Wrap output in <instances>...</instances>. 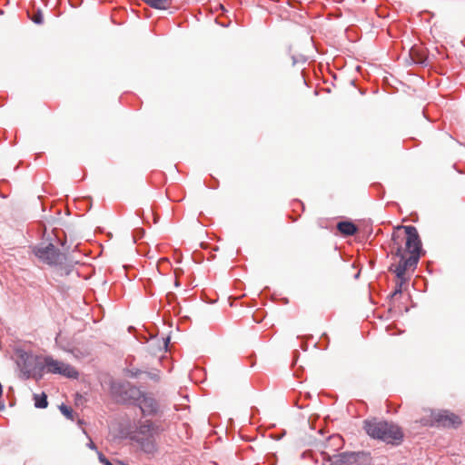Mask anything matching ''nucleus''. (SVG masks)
Here are the masks:
<instances>
[{"label": "nucleus", "mask_w": 465, "mask_h": 465, "mask_svg": "<svg viewBox=\"0 0 465 465\" xmlns=\"http://www.w3.org/2000/svg\"><path fill=\"white\" fill-rule=\"evenodd\" d=\"M364 429L369 436L381 440L387 444L400 445L404 438L401 428L392 422L384 420H366Z\"/></svg>", "instance_id": "obj_2"}, {"label": "nucleus", "mask_w": 465, "mask_h": 465, "mask_svg": "<svg viewBox=\"0 0 465 465\" xmlns=\"http://www.w3.org/2000/svg\"><path fill=\"white\" fill-rule=\"evenodd\" d=\"M390 253L392 262L389 270L396 277L406 280V272L414 270L420 258L421 241L414 226H398L391 235Z\"/></svg>", "instance_id": "obj_1"}, {"label": "nucleus", "mask_w": 465, "mask_h": 465, "mask_svg": "<svg viewBox=\"0 0 465 465\" xmlns=\"http://www.w3.org/2000/svg\"><path fill=\"white\" fill-rule=\"evenodd\" d=\"M88 446H89V448H90V449H93V450H95V449H96V447H95L94 443L92 440H90V442H89Z\"/></svg>", "instance_id": "obj_20"}, {"label": "nucleus", "mask_w": 465, "mask_h": 465, "mask_svg": "<svg viewBox=\"0 0 465 465\" xmlns=\"http://www.w3.org/2000/svg\"><path fill=\"white\" fill-rule=\"evenodd\" d=\"M169 341V338L166 339V341H164V346L167 347V342Z\"/></svg>", "instance_id": "obj_22"}, {"label": "nucleus", "mask_w": 465, "mask_h": 465, "mask_svg": "<svg viewBox=\"0 0 465 465\" xmlns=\"http://www.w3.org/2000/svg\"><path fill=\"white\" fill-rule=\"evenodd\" d=\"M138 394H140L138 401H139V407L142 411V412L144 415H154L157 413L159 410V405L154 398L152 396L142 393L139 391H136Z\"/></svg>", "instance_id": "obj_8"}, {"label": "nucleus", "mask_w": 465, "mask_h": 465, "mask_svg": "<svg viewBox=\"0 0 465 465\" xmlns=\"http://www.w3.org/2000/svg\"><path fill=\"white\" fill-rule=\"evenodd\" d=\"M337 229L344 236L354 235L358 231L357 226L353 223L349 221L338 223Z\"/></svg>", "instance_id": "obj_9"}, {"label": "nucleus", "mask_w": 465, "mask_h": 465, "mask_svg": "<svg viewBox=\"0 0 465 465\" xmlns=\"http://www.w3.org/2000/svg\"><path fill=\"white\" fill-rule=\"evenodd\" d=\"M45 363L48 372L59 373L69 378H76L78 376V372L74 368L50 357L45 359Z\"/></svg>", "instance_id": "obj_7"}, {"label": "nucleus", "mask_w": 465, "mask_h": 465, "mask_svg": "<svg viewBox=\"0 0 465 465\" xmlns=\"http://www.w3.org/2000/svg\"><path fill=\"white\" fill-rule=\"evenodd\" d=\"M329 443H332L334 445H341V438L338 435H333L329 437L328 439Z\"/></svg>", "instance_id": "obj_16"}, {"label": "nucleus", "mask_w": 465, "mask_h": 465, "mask_svg": "<svg viewBox=\"0 0 465 465\" xmlns=\"http://www.w3.org/2000/svg\"><path fill=\"white\" fill-rule=\"evenodd\" d=\"M35 254L41 261L50 265L61 264L65 260L64 254L61 253L52 243L37 247L35 250Z\"/></svg>", "instance_id": "obj_6"}, {"label": "nucleus", "mask_w": 465, "mask_h": 465, "mask_svg": "<svg viewBox=\"0 0 465 465\" xmlns=\"http://www.w3.org/2000/svg\"><path fill=\"white\" fill-rule=\"evenodd\" d=\"M322 465H371L370 454L365 452H343L331 454L322 451Z\"/></svg>", "instance_id": "obj_4"}, {"label": "nucleus", "mask_w": 465, "mask_h": 465, "mask_svg": "<svg viewBox=\"0 0 465 465\" xmlns=\"http://www.w3.org/2000/svg\"><path fill=\"white\" fill-rule=\"evenodd\" d=\"M105 465H113L109 460H106Z\"/></svg>", "instance_id": "obj_23"}, {"label": "nucleus", "mask_w": 465, "mask_h": 465, "mask_svg": "<svg viewBox=\"0 0 465 465\" xmlns=\"http://www.w3.org/2000/svg\"><path fill=\"white\" fill-rule=\"evenodd\" d=\"M34 400H35V406L36 408L44 409V408H46L48 405L47 396L45 392H42L41 394H35Z\"/></svg>", "instance_id": "obj_12"}, {"label": "nucleus", "mask_w": 465, "mask_h": 465, "mask_svg": "<svg viewBox=\"0 0 465 465\" xmlns=\"http://www.w3.org/2000/svg\"><path fill=\"white\" fill-rule=\"evenodd\" d=\"M148 377L153 381H159L160 379V376H159V373L157 372H154V373H147Z\"/></svg>", "instance_id": "obj_18"}, {"label": "nucleus", "mask_w": 465, "mask_h": 465, "mask_svg": "<svg viewBox=\"0 0 465 465\" xmlns=\"http://www.w3.org/2000/svg\"><path fill=\"white\" fill-rule=\"evenodd\" d=\"M407 280H408V278L406 277V280L404 282H401V279L398 278L399 282H397V287H396L395 291L393 292L392 296H395L396 294L401 292V287L407 282Z\"/></svg>", "instance_id": "obj_17"}, {"label": "nucleus", "mask_w": 465, "mask_h": 465, "mask_svg": "<svg viewBox=\"0 0 465 465\" xmlns=\"http://www.w3.org/2000/svg\"><path fill=\"white\" fill-rule=\"evenodd\" d=\"M59 409L63 415H64L67 419L74 420V411L71 407L62 404Z\"/></svg>", "instance_id": "obj_13"}, {"label": "nucleus", "mask_w": 465, "mask_h": 465, "mask_svg": "<svg viewBox=\"0 0 465 465\" xmlns=\"http://www.w3.org/2000/svg\"><path fill=\"white\" fill-rule=\"evenodd\" d=\"M410 54L414 63L421 64L426 63L427 56L422 50L413 47L411 49Z\"/></svg>", "instance_id": "obj_10"}, {"label": "nucleus", "mask_w": 465, "mask_h": 465, "mask_svg": "<svg viewBox=\"0 0 465 465\" xmlns=\"http://www.w3.org/2000/svg\"><path fill=\"white\" fill-rule=\"evenodd\" d=\"M32 21L35 24L41 25L44 22V16L40 9H38L32 16Z\"/></svg>", "instance_id": "obj_14"}, {"label": "nucleus", "mask_w": 465, "mask_h": 465, "mask_svg": "<svg viewBox=\"0 0 465 465\" xmlns=\"http://www.w3.org/2000/svg\"><path fill=\"white\" fill-rule=\"evenodd\" d=\"M153 8L165 10L170 7L171 0H143Z\"/></svg>", "instance_id": "obj_11"}, {"label": "nucleus", "mask_w": 465, "mask_h": 465, "mask_svg": "<svg viewBox=\"0 0 465 465\" xmlns=\"http://www.w3.org/2000/svg\"><path fill=\"white\" fill-rule=\"evenodd\" d=\"M142 373H143V371L141 370L135 369V368H131V369L125 370L126 376L131 377V378H137Z\"/></svg>", "instance_id": "obj_15"}, {"label": "nucleus", "mask_w": 465, "mask_h": 465, "mask_svg": "<svg viewBox=\"0 0 465 465\" xmlns=\"http://www.w3.org/2000/svg\"><path fill=\"white\" fill-rule=\"evenodd\" d=\"M3 395V387H2V384L0 383V398L2 397Z\"/></svg>", "instance_id": "obj_21"}, {"label": "nucleus", "mask_w": 465, "mask_h": 465, "mask_svg": "<svg viewBox=\"0 0 465 465\" xmlns=\"http://www.w3.org/2000/svg\"><path fill=\"white\" fill-rule=\"evenodd\" d=\"M158 427L151 420H145L137 428L134 440L147 453L156 450L155 436L158 435Z\"/></svg>", "instance_id": "obj_5"}, {"label": "nucleus", "mask_w": 465, "mask_h": 465, "mask_svg": "<svg viewBox=\"0 0 465 465\" xmlns=\"http://www.w3.org/2000/svg\"><path fill=\"white\" fill-rule=\"evenodd\" d=\"M422 426L456 429L462 423L460 416L446 410H424V415L417 420Z\"/></svg>", "instance_id": "obj_3"}, {"label": "nucleus", "mask_w": 465, "mask_h": 465, "mask_svg": "<svg viewBox=\"0 0 465 465\" xmlns=\"http://www.w3.org/2000/svg\"><path fill=\"white\" fill-rule=\"evenodd\" d=\"M98 459L104 465H105L106 460H108L101 452L98 453Z\"/></svg>", "instance_id": "obj_19"}]
</instances>
